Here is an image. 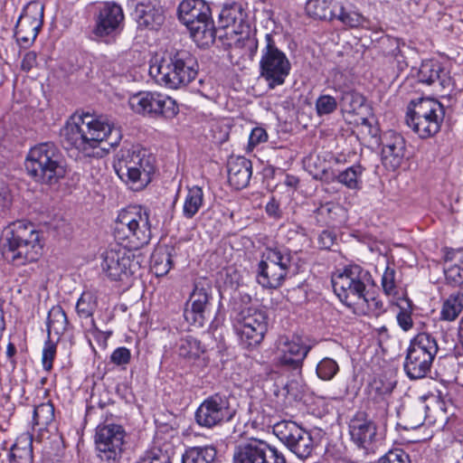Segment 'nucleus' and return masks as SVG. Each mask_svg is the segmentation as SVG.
<instances>
[{"mask_svg":"<svg viewBox=\"0 0 463 463\" xmlns=\"http://www.w3.org/2000/svg\"><path fill=\"white\" fill-rule=\"evenodd\" d=\"M63 147L76 156H98L99 150L118 145L121 139L120 130L102 116L90 113L73 115L61 129Z\"/></svg>","mask_w":463,"mask_h":463,"instance_id":"f257e3e1","label":"nucleus"},{"mask_svg":"<svg viewBox=\"0 0 463 463\" xmlns=\"http://www.w3.org/2000/svg\"><path fill=\"white\" fill-rule=\"evenodd\" d=\"M197 73L198 62L187 50L165 52L149 67V74L155 81L172 90L187 86L196 78Z\"/></svg>","mask_w":463,"mask_h":463,"instance_id":"f03ea898","label":"nucleus"},{"mask_svg":"<svg viewBox=\"0 0 463 463\" xmlns=\"http://www.w3.org/2000/svg\"><path fill=\"white\" fill-rule=\"evenodd\" d=\"M3 237V254L13 265L24 266L40 259L43 247L32 223L16 221L5 228Z\"/></svg>","mask_w":463,"mask_h":463,"instance_id":"7ed1b4c3","label":"nucleus"},{"mask_svg":"<svg viewBox=\"0 0 463 463\" xmlns=\"http://www.w3.org/2000/svg\"><path fill=\"white\" fill-rule=\"evenodd\" d=\"M156 158L146 148L139 146H124L116 156L114 168L118 177L132 190L145 188L156 170Z\"/></svg>","mask_w":463,"mask_h":463,"instance_id":"20e7f679","label":"nucleus"},{"mask_svg":"<svg viewBox=\"0 0 463 463\" xmlns=\"http://www.w3.org/2000/svg\"><path fill=\"white\" fill-rule=\"evenodd\" d=\"M28 176L43 184H54L66 174L63 156L52 142L40 143L33 146L24 161Z\"/></svg>","mask_w":463,"mask_h":463,"instance_id":"39448f33","label":"nucleus"},{"mask_svg":"<svg viewBox=\"0 0 463 463\" xmlns=\"http://www.w3.org/2000/svg\"><path fill=\"white\" fill-rule=\"evenodd\" d=\"M178 18L187 27L194 42L208 45L215 40V27L209 4L204 0H183L178 6Z\"/></svg>","mask_w":463,"mask_h":463,"instance_id":"423d86ee","label":"nucleus"},{"mask_svg":"<svg viewBox=\"0 0 463 463\" xmlns=\"http://www.w3.org/2000/svg\"><path fill=\"white\" fill-rule=\"evenodd\" d=\"M373 284L371 273L359 265L346 266L342 272L332 278V286L339 299L348 305L356 304L359 300L369 302L366 288Z\"/></svg>","mask_w":463,"mask_h":463,"instance_id":"0eeeda50","label":"nucleus"},{"mask_svg":"<svg viewBox=\"0 0 463 463\" xmlns=\"http://www.w3.org/2000/svg\"><path fill=\"white\" fill-rule=\"evenodd\" d=\"M260 76L269 89L283 85L290 73L291 63L286 53L277 46L273 36L267 33L265 46L261 49Z\"/></svg>","mask_w":463,"mask_h":463,"instance_id":"6e6552de","label":"nucleus"},{"mask_svg":"<svg viewBox=\"0 0 463 463\" xmlns=\"http://www.w3.org/2000/svg\"><path fill=\"white\" fill-rule=\"evenodd\" d=\"M144 261L140 253L116 245L102 254V272L111 280H124L137 273Z\"/></svg>","mask_w":463,"mask_h":463,"instance_id":"1a4fd4ad","label":"nucleus"},{"mask_svg":"<svg viewBox=\"0 0 463 463\" xmlns=\"http://www.w3.org/2000/svg\"><path fill=\"white\" fill-rule=\"evenodd\" d=\"M433 348L434 338L428 333H420L411 341L403 364L410 379L423 378L430 371L434 360Z\"/></svg>","mask_w":463,"mask_h":463,"instance_id":"9d476101","label":"nucleus"},{"mask_svg":"<svg viewBox=\"0 0 463 463\" xmlns=\"http://www.w3.org/2000/svg\"><path fill=\"white\" fill-rule=\"evenodd\" d=\"M116 229L126 233L134 248L147 245L152 237L148 211L141 206L129 207L119 213Z\"/></svg>","mask_w":463,"mask_h":463,"instance_id":"9b49d317","label":"nucleus"},{"mask_svg":"<svg viewBox=\"0 0 463 463\" xmlns=\"http://www.w3.org/2000/svg\"><path fill=\"white\" fill-rule=\"evenodd\" d=\"M234 330L245 348L259 345L268 329L266 312L253 307L242 309L233 324Z\"/></svg>","mask_w":463,"mask_h":463,"instance_id":"f8f14e48","label":"nucleus"},{"mask_svg":"<svg viewBox=\"0 0 463 463\" xmlns=\"http://www.w3.org/2000/svg\"><path fill=\"white\" fill-rule=\"evenodd\" d=\"M231 400L230 395L220 392L207 397L194 413L196 423L201 427L213 429L231 421L236 413Z\"/></svg>","mask_w":463,"mask_h":463,"instance_id":"ddd939ff","label":"nucleus"},{"mask_svg":"<svg viewBox=\"0 0 463 463\" xmlns=\"http://www.w3.org/2000/svg\"><path fill=\"white\" fill-rule=\"evenodd\" d=\"M124 13L115 2L100 4L95 13L94 39L106 43H113L123 29Z\"/></svg>","mask_w":463,"mask_h":463,"instance_id":"4468645a","label":"nucleus"},{"mask_svg":"<svg viewBox=\"0 0 463 463\" xmlns=\"http://www.w3.org/2000/svg\"><path fill=\"white\" fill-rule=\"evenodd\" d=\"M274 435L298 458L311 456L315 443L309 431L292 420H281L273 425Z\"/></svg>","mask_w":463,"mask_h":463,"instance_id":"2eb2a0df","label":"nucleus"},{"mask_svg":"<svg viewBox=\"0 0 463 463\" xmlns=\"http://www.w3.org/2000/svg\"><path fill=\"white\" fill-rule=\"evenodd\" d=\"M232 463H287L275 446L264 439L250 438L235 446Z\"/></svg>","mask_w":463,"mask_h":463,"instance_id":"dca6fc26","label":"nucleus"},{"mask_svg":"<svg viewBox=\"0 0 463 463\" xmlns=\"http://www.w3.org/2000/svg\"><path fill=\"white\" fill-rule=\"evenodd\" d=\"M128 104L137 114L143 116L175 117L179 109L175 99L157 91H140L130 96Z\"/></svg>","mask_w":463,"mask_h":463,"instance_id":"f3484780","label":"nucleus"},{"mask_svg":"<svg viewBox=\"0 0 463 463\" xmlns=\"http://www.w3.org/2000/svg\"><path fill=\"white\" fill-rule=\"evenodd\" d=\"M95 442L99 457L109 463L118 461L124 451L126 431L121 425L105 424L96 430Z\"/></svg>","mask_w":463,"mask_h":463,"instance_id":"a211bd4d","label":"nucleus"},{"mask_svg":"<svg viewBox=\"0 0 463 463\" xmlns=\"http://www.w3.org/2000/svg\"><path fill=\"white\" fill-rule=\"evenodd\" d=\"M43 12L44 5L39 1H31L24 8L14 31L22 47H28L35 41L43 24Z\"/></svg>","mask_w":463,"mask_h":463,"instance_id":"6ab92c4d","label":"nucleus"},{"mask_svg":"<svg viewBox=\"0 0 463 463\" xmlns=\"http://www.w3.org/2000/svg\"><path fill=\"white\" fill-rule=\"evenodd\" d=\"M213 287L207 279H200L194 283V288L190 295V308H185L184 316L187 322L197 326H203L209 319L212 301Z\"/></svg>","mask_w":463,"mask_h":463,"instance_id":"aec40b11","label":"nucleus"},{"mask_svg":"<svg viewBox=\"0 0 463 463\" xmlns=\"http://www.w3.org/2000/svg\"><path fill=\"white\" fill-rule=\"evenodd\" d=\"M310 350L311 345L299 335L281 340L277 356L278 364L285 370L300 373Z\"/></svg>","mask_w":463,"mask_h":463,"instance_id":"412c9836","label":"nucleus"},{"mask_svg":"<svg viewBox=\"0 0 463 463\" xmlns=\"http://www.w3.org/2000/svg\"><path fill=\"white\" fill-rule=\"evenodd\" d=\"M348 427L352 441L365 450H373L374 445L382 439L377 431L376 423L364 412L355 413Z\"/></svg>","mask_w":463,"mask_h":463,"instance_id":"4be33fe9","label":"nucleus"},{"mask_svg":"<svg viewBox=\"0 0 463 463\" xmlns=\"http://www.w3.org/2000/svg\"><path fill=\"white\" fill-rule=\"evenodd\" d=\"M445 284L452 288L463 285V249L443 248L441 262Z\"/></svg>","mask_w":463,"mask_h":463,"instance_id":"5701e85b","label":"nucleus"},{"mask_svg":"<svg viewBox=\"0 0 463 463\" xmlns=\"http://www.w3.org/2000/svg\"><path fill=\"white\" fill-rule=\"evenodd\" d=\"M382 148V162L388 170L394 171L402 163L405 152V142L402 136L392 133L385 137Z\"/></svg>","mask_w":463,"mask_h":463,"instance_id":"b1692460","label":"nucleus"},{"mask_svg":"<svg viewBox=\"0 0 463 463\" xmlns=\"http://www.w3.org/2000/svg\"><path fill=\"white\" fill-rule=\"evenodd\" d=\"M228 181L237 190L248 186L252 175V164L244 156L231 157L227 164Z\"/></svg>","mask_w":463,"mask_h":463,"instance_id":"393cba45","label":"nucleus"},{"mask_svg":"<svg viewBox=\"0 0 463 463\" xmlns=\"http://www.w3.org/2000/svg\"><path fill=\"white\" fill-rule=\"evenodd\" d=\"M288 274L275 264L261 260L258 265L257 281L263 288L276 289L283 285Z\"/></svg>","mask_w":463,"mask_h":463,"instance_id":"a878e982","label":"nucleus"},{"mask_svg":"<svg viewBox=\"0 0 463 463\" xmlns=\"http://www.w3.org/2000/svg\"><path fill=\"white\" fill-rule=\"evenodd\" d=\"M135 17L139 28L156 30L165 21L161 9L152 4L138 3L135 9Z\"/></svg>","mask_w":463,"mask_h":463,"instance_id":"bb28decb","label":"nucleus"},{"mask_svg":"<svg viewBox=\"0 0 463 463\" xmlns=\"http://www.w3.org/2000/svg\"><path fill=\"white\" fill-rule=\"evenodd\" d=\"M339 3L336 0H307L305 12L313 19L332 21L335 18Z\"/></svg>","mask_w":463,"mask_h":463,"instance_id":"cd10ccee","label":"nucleus"},{"mask_svg":"<svg viewBox=\"0 0 463 463\" xmlns=\"http://www.w3.org/2000/svg\"><path fill=\"white\" fill-rule=\"evenodd\" d=\"M261 260L275 264L288 273H290L293 266V253L289 249L281 246L267 247Z\"/></svg>","mask_w":463,"mask_h":463,"instance_id":"c85d7f7f","label":"nucleus"},{"mask_svg":"<svg viewBox=\"0 0 463 463\" xmlns=\"http://www.w3.org/2000/svg\"><path fill=\"white\" fill-rule=\"evenodd\" d=\"M436 399V424L440 425L441 430H450L455 420L456 408L450 399L441 397V392Z\"/></svg>","mask_w":463,"mask_h":463,"instance_id":"c756f323","label":"nucleus"},{"mask_svg":"<svg viewBox=\"0 0 463 463\" xmlns=\"http://www.w3.org/2000/svg\"><path fill=\"white\" fill-rule=\"evenodd\" d=\"M246 18V13L243 11L241 5L238 3L225 5L219 14L221 26L223 28L229 26L241 27L245 23Z\"/></svg>","mask_w":463,"mask_h":463,"instance_id":"7c9ffc66","label":"nucleus"},{"mask_svg":"<svg viewBox=\"0 0 463 463\" xmlns=\"http://www.w3.org/2000/svg\"><path fill=\"white\" fill-rule=\"evenodd\" d=\"M69 326L68 317L61 306L52 307L47 317V333L51 337L52 333L58 338L64 334Z\"/></svg>","mask_w":463,"mask_h":463,"instance_id":"2f4dec72","label":"nucleus"},{"mask_svg":"<svg viewBox=\"0 0 463 463\" xmlns=\"http://www.w3.org/2000/svg\"><path fill=\"white\" fill-rule=\"evenodd\" d=\"M98 307V298L91 291H83L76 303V313L80 319H90V327H95L93 314Z\"/></svg>","mask_w":463,"mask_h":463,"instance_id":"473e14b6","label":"nucleus"},{"mask_svg":"<svg viewBox=\"0 0 463 463\" xmlns=\"http://www.w3.org/2000/svg\"><path fill=\"white\" fill-rule=\"evenodd\" d=\"M204 194L202 187L194 185L188 188L183 205V215L192 219L203 205Z\"/></svg>","mask_w":463,"mask_h":463,"instance_id":"72a5a7b5","label":"nucleus"},{"mask_svg":"<svg viewBox=\"0 0 463 463\" xmlns=\"http://www.w3.org/2000/svg\"><path fill=\"white\" fill-rule=\"evenodd\" d=\"M216 458V449L212 446L193 447L182 457V463H213Z\"/></svg>","mask_w":463,"mask_h":463,"instance_id":"f704fd0d","label":"nucleus"},{"mask_svg":"<svg viewBox=\"0 0 463 463\" xmlns=\"http://www.w3.org/2000/svg\"><path fill=\"white\" fill-rule=\"evenodd\" d=\"M381 285L383 293L388 297H392L396 301H400L402 298H408L402 290L400 292L396 271L389 266L386 267L382 276Z\"/></svg>","mask_w":463,"mask_h":463,"instance_id":"c9c22d12","label":"nucleus"},{"mask_svg":"<svg viewBox=\"0 0 463 463\" xmlns=\"http://www.w3.org/2000/svg\"><path fill=\"white\" fill-rule=\"evenodd\" d=\"M434 117V99L431 97L420 98L411 100L408 107L405 118Z\"/></svg>","mask_w":463,"mask_h":463,"instance_id":"e433bc0d","label":"nucleus"},{"mask_svg":"<svg viewBox=\"0 0 463 463\" xmlns=\"http://www.w3.org/2000/svg\"><path fill=\"white\" fill-rule=\"evenodd\" d=\"M173 249L165 248L156 250L152 255V269L157 277L166 275L173 267Z\"/></svg>","mask_w":463,"mask_h":463,"instance_id":"4c0bfd02","label":"nucleus"},{"mask_svg":"<svg viewBox=\"0 0 463 463\" xmlns=\"http://www.w3.org/2000/svg\"><path fill=\"white\" fill-rule=\"evenodd\" d=\"M463 293L457 292L451 294L444 302L440 311V318L442 320L452 321L458 317L462 311Z\"/></svg>","mask_w":463,"mask_h":463,"instance_id":"58836bf2","label":"nucleus"},{"mask_svg":"<svg viewBox=\"0 0 463 463\" xmlns=\"http://www.w3.org/2000/svg\"><path fill=\"white\" fill-rule=\"evenodd\" d=\"M396 383L386 377L374 378L369 384V393L376 401L384 400L392 392Z\"/></svg>","mask_w":463,"mask_h":463,"instance_id":"ea45409f","label":"nucleus"},{"mask_svg":"<svg viewBox=\"0 0 463 463\" xmlns=\"http://www.w3.org/2000/svg\"><path fill=\"white\" fill-rule=\"evenodd\" d=\"M204 352V346L193 336L182 338L178 344V354L185 359H196Z\"/></svg>","mask_w":463,"mask_h":463,"instance_id":"a19ab883","label":"nucleus"},{"mask_svg":"<svg viewBox=\"0 0 463 463\" xmlns=\"http://www.w3.org/2000/svg\"><path fill=\"white\" fill-rule=\"evenodd\" d=\"M364 167L361 165H354L339 173L336 180L349 189H357L361 184V175Z\"/></svg>","mask_w":463,"mask_h":463,"instance_id":"79ce46f5","label":"nucleus"},{"mask_svg":"<svg viewBox=\"0 0 463 463\" xmlns=\"http://www.w3.org/2000/svg\"><path fill=\"white\" fill-rule=\"evenodd\" d=\"M364 103V97L353 90H346L341 92L339 104L342 109L347 113H354Z\"/></svg>","mask_w":463,"mask_h":463,"instance_id":"37998d69","label":"nucleus"},{"mask_svg":"<svg viewBox=\"0 0 463 463\" xmlns=\"http://www.w3.org/2000/svg\"><path fill=\"white\" fill-rule=\"evenodd\" d=\"M396 305L400 309L396 316L398 325L403 331H409L413 326L412 302L409 298H402Z\"/></svg>","mask_w":463,"mask_h":463,"instance_id":"c03bdc74","label":"nucleus"},{"mask_svg":"<svg viewBox=\"0 0 463 463\" xmlns=\"http://www.w3.org/2000/svg\"><path fill=\"white\" fill-rule=\"evenodd\" d=\"M405 122L420 138H429L432 136L431 126L434 117L405 118Z\"/></svg>","mask_w":463,"mask_h":463,"instance_id":"a18cd8bd","label":"nucleus"},{"mask_svg":"<svg viewBox=\"0 0 463 463\" xmlns=\"http://www.w3.org/2000/svg\"><path fill=\"white\" fill-rule=\"evenodd\" d=\"M54 419V407L48 402L34 407L33 414V425L41 428L48 426Z\"/></svg>","mask_w":463,"mask_h":463,"instance_id":"49530a36","label":"nucleus"},{"mask_svg":"<svg viewBox=\"0 0 463 463\" xmlns=\"http://www.w3.org/2000/svg\"><path fill=\"white\" fill-rule=\"evenodd\" d=\"M339 372V365L335 360L325 357L318 362L316 373L322 381H331Z\"/></svg>","mask_w":463,"mask_h":463,"instance_id":"de8ad7c7","label":"nucleus"},{"mask_svg":"<svg viewBox=\"0 0 463 463\" xmlns=\"http://www.w3.org/2000/svg\"><path fill=\"white\" fill-rule=\"evenodd\" d=\"M335 206L331 203H326L319 206L314 212V217L319 226L333 225L335 221V213L334 212Z\"/></svg>","mask_w":463,"mask_h":463,"instance_id":"09e8293b","label":"nucleus"},{"mask_svg":"<svg viewBox=\"0 0 463 463\" xmlns=\"http://www.w3.org/2000/svg\"><path fill=\"white\" fill-rule=\"evenodd\" d=\"M337 109V100L335 98L323 94L320 95L316 100V110L319 117L329 115L335 112Z\"/></svg>","mask_w":463,"mask_h":463,"instance_id":"8fccbe9b","label":"nucleus"},{"mask_svg":"<svg viewBox=\"0 0 463 463\" xmlns=\"http://www.w3.org/2000/svg\"><path fill=\"white\" fill-rule=\"evenodd\" d=\"M343 23L345 25L350 27H357L363 22V16L355 12L346 13L344 5L339 3L337 11L335 12V18Z\"/></svg>","mask_w":463,"mask_h":463,"instance_id":"3c124183","label":"nucleus"},{"mask_svg":"<svg viewBox=\"0 0 463 463\" xmlns=\"http://www.w3.org/2000/svg\"><path fill=\"white\" fill-rule=\"evenodd\" d=\"M56 355V345L48 339L44 343L42 355V364L43 370L50 372L52 369L53 360Z\"/></svg>","mask_w":463,"mask_h":463,"instance_id":"603ef678","label":"nucleus"},{"mask_svg":"<svg viewBox=\"0 0 463 463\" xmlns=\"http://www.w3.org/2000/svg\"><path fill=\"white\" fill-rule=\"evenodd\" d=\"M131 352L125 346L116 348L110 354V362L116 366L125 369L130 363Z\"/></svg>","mask_w":463,"mask_h":463,"instance_id":"864d4df0","label":"nucleus"},{"mask_svg":"<svg viewBox=\"0 0 463 463\" xmlns=\"http://www.w3.org/2000/svg\"><path fill=\"white\" fill-rule=\"evenodd\" d=\"M377 463H411L409 455L402 449L389 450Z\"/></svg>","mask_w":463,"mask_h":463,"instance_id":"5fc2aeb1","label":"nucleus"},{"mask_svg":"<svg viewBox=\"0 0 463 463\" xmlns=\"http://www.w3.org/2000/svg\"><path fill=\"white\" fill-rule=\"evenodd\" d=\"M268 140V133L265 128L261 127L254 128L249 137V147L253 148L256 146L264 143Z\"/></svg>","mask_w":463,"mask_h":463,"instance_id":"6e6d98bb","label":"nucleus"},{"mask_svg":"<svg viewBox=\"0 0 463 463\" xmlns=\"http://www.w3.org/2000/svg\"><path fill=\"white\" fill-rule=\"evenodd\" d=\"M11 449L33 452V435L29 432L20 434Z\"/></svg>","mask_w":463,"mask_h":463,"instance_id":"4d7b16f0","label":"nucleus"},{"mask_svg":"<svg viewBox=\"0 0 463 463\" xmlns=\"http://www.w3.org/2000/svg\"><path fill=\"white\" fill-rule=\"evenodd\" d=\"M137 463H172L169 456L166 453L158 451H152L147 453L145 457L141 458Z\"/></svg>","mask_w":463,"mask_h":463,"instance_id":"13d9d810","label":"nucleus"},{"mask_svg":"<svg viewBox=\"0 0 463 463\" xmlns=\"http://www.w3.org/2000/svg\"><path fill=\"white\" fill-rule=\"evenodd\" d=\"M10 463H33V452L11 449Z\"/></svg>","mask_w":463,"mask_h":463,"instance_id":"bf43d9fd","label":"nucleus"},{"mask_svg":"<svg viewBox=\"0 0 463 463\" xmlns=\"http://www.w3.org/2000/svg\"><path fill=\"white\" fill-rule=\"evenodd\" d=\"M335 235L327 230L323 231L318 237V245L321 249L329 250L335 243Z\"/></svg>","mask_w":463,"mask_h":463,"instance_id":"052dcab7","label":"nucleus"},{"mask_svg":"<svg viewBox=\"0 0 463 463\" xmlns=\"http://www.w3.org/2000/svg\"><path fill=\"white\" fill-rule=\"evenodd\" d=\"M37 66V54L34 51L27 52L21 63V68L24 71H31L33 67Z\"/></svg>","mask_w":463,"mask_h":463,"instance_id":"680f3d73","label":"nucleus"},{"mask_svg":"<svg viewBox=\"0 0 463 463\" xmlns=\"http://www.w3.org/2000/svg\"><path fill=\"white\" fill-rule=\"evenodd\" d=\"M266 213L270 217H279V205L274 198L267 203Z\"/></svg>","mask_w":463,"mask_h":463,"instance_id":"e2e57ef3","label":"nucleus"},{"mask_svg":"<svg viewBox=\"0 0 463 463\" xmlns=\"http://www.w3.org/2000/svg\"><path fill=\"white\" fill-rule=\"evenodd\" d=\"M297 386V383H294V382H291L289 383H287L286 385L283 386V388L279 391V392H281V394L285 397V400H288V402H290V398L289 397H292V399H296V395L291 393V391H293V389ZM287 401H284V403H286Z\"/></svg>","mask_w":463,"mask_h":463,"instance_id":"0e129e2a","label":"nucleus"},{"mask_svg":"<svg viewBox=\"0 0 463 463\" xmlns=\"http://www.w3.org/2000/svg\"><path fill=\"white\" fill-rule=\"evenodd\" d=\"M370 302L372 303L375 309L379 311L383 310V303L381 300L375 298H371V299L369 298V302L367 304L370 305Z\"/></svg>","mask_w":463,"mask_h":463,"instance_id":"69168bd1","label":"nucleus"},{"mask_svg":"<svg viewBox=\"0 0 463 463\" xmlns=\"http://www.w3.org/2000/svg\"><path fill=\"white\" fill-rule=\"evenodd\" d=\"M0 197H1V200L3 201L2 207H4V208L8 207V205L10 203L9 194L6 192H4L3 194L0 193Z\"/></svg>","mask_w":463,"mask_h":463,"instance_id":"338daca9","label":"nucleus"},{"mask_svg":"<svg viewBox=\"0 0 463 463\" xmlns=\"http://www.w3.org/2000/svg\"><path fill=\"white\" fill-rule=\"evenodd\" d=\"M15 353H16L15 346L12 343H9L8 345H7V349H6L7 356L9 358H11V357H13Z\"/></svg>","mask_w":463,"mask_h":463,"instance_id":"774afa93","label":"nucleus"}]
</instances>
